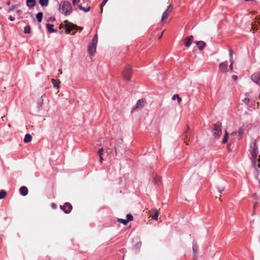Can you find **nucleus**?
Wrapping results in <instances>:
<instances>
[{"mask_svg":"<svg viewBox=\"0 0 260 260\" xmlns=\"http://www.w3.org/2000/svg\"><path fill=\"white\" fill-rule=\"evenodd\" d=\"M257 202H255L254 204V205H253V209H255L256 208V205H257Z\"/></svg>","mask_w":260,"mask_h":260,"instance_id":"49530a36","label":"nucleus"},{"mask_svg":"<svg viewBox=\"0 0 260 260\" xmlns=\"http://www.w3.org/2000/svg\"><path fill=\"white\" fill-rule=\"evenodd\" d=\"M126 217H127L126 220H128V222L133 220V216L131 214H127Z\"/></svg>","mask_w":260,"mask_h":260,"instance_id":"72a5a7b5","label":"nucleus"},{"mask_svg":"<svg viewBox=\"0 0 260 260\" xmlns=\"http://www.w3.org/2000/svg\"><path fill=\"white\" fill-rule=\"evenodd\" d=\"M43 14L42 12H39L36 15V18L38 22H41L42 20Z\"/></svg>","mask_w":260,"mask_h":260,"instance_id":"393cba45","label":"nucleus"},{"mask_svg":"<svg viewBox=\"0 0 260 260\" xmlns=\"http://www.w3.org/2000/svg\"><path fill=\"white\" fill-rule=\"evenodd\" d=\"M58 72H59V73H58V75H59V74H62V71L60 70H59Z\"/></svg>","mask_w":260,"mask_h":260,"instance_id":"3c124183","label":"nucleus"},{"mask_svg":"<svg viewBox=\"0 0 260 260\" xmlns=\"http://www.w3.org/2000/svg\"><path fill=\"white\" fill-rule=\"evenodd\" d=\"M244 133V129H243L242 127H241L238 131V137L239 139H240L243 137V135Z\"/></svg>","mask_w":260,"mask_h":260,"instance_id":"b1692460","label":"nucleus"},{"mask_svg":"<svg viewBox=\"0 0 260 260\" xmlns=\"http://www.w3.org/2000/svg\"><path fill=\"white\" fill-rule=\"evenodd\" d=\"M228 139V135L227 132H226L224 136L223 139L222 140V143H223V144L226 143L227 142Z\"/></svg>","mask_w":260,"mask_h":260,"instance_id":"7c9ffc66","label":"nucleus"},{"mask_svg":"<svg viewBox=\"0 0 260 260\" xmlns=\"http://www.w3.org/2000/svg\"><path fill=\"white\" fill-rule=\"evenodd\" d=\"M260 23L257 21H255L251 23V30H253V32H254L258 30L257 26Z\"/></svg>","mask_w":260,"mask_h":260,"instance_id":"f3484780","label":"nucleus"},{"mask_svg":"<svg viewBox=\"0 0 260 260\" xmlns=\"http://www.w3.org/2000/svg\"><path fill=\"white\" fill-rule=\"evenodd\" d=\"M98 43V35H95L92 39V42L88 47V52L90 55H93L96 51V45Z\"/></svg>","mask_w":260,"mask_h":260,"instance_id":"7ed1b4c3","label":"nucleus"},{"mask_svg":"<svg viewBox=\"0 0 260 260\" xmlns=\"http://www.w3.org/2000/svg\"><path fill=\"white\" fill-rule=\"evenodd\" d=\"M117 221L119 223H122L123 225H126L128 223V220L126 219H123L121 218H118Z\"/></svg>","mask_w":260,"mask_h":260,"instance_id":"cd10ccee","label":"nucleus"},{"mask_svg":"<svg viewBox=\"0 0 260 260\" xmlns=\"http://www.w3.org/2000/svg\"><path fill=\"white\" fill-rule=\"evenodd\" d=\"M223 190V188H219L218 189V195L219 196V197H218L216 196V198H220L221 197V193H222V191Z\"/></svg>","mask_w":260,"mask_h":260,"instance_id":"4c0bfd02","label":"nucleus"},{"mask_svg":"<svg viewBox=\"0 0 260 260\" xmlns=\"http://www.w3.org/2000/svg\"><path fill=\"white\" fill-rule=\"evenodd\" d=\"M103 152H104L103 148H101L98 151V154L100 156V161L101 162H102L104 160L103 157Z\"/></svg>","mask_w":260,"mask_h":260,"instance_id":"4be33fe9","label":"nucleus"},{"mask_svg":"<svg viewBox=\"0 0 260 260\" xmlns=\"http://www.w3.org/2000/svg\"><path fill=\"white\" fill-rule=\"evenodd\" d=\"M172 5H170L168 8H169V10H171V11L172 10Z\"/></svg>","mask_w":260,"mask_h":260,"instance_id":"09e8293b","label":"nucleus"},{"mask_svg":"<svg viewBox=\"0 0 260 260\" xmlns=\"http://www.w3.org/2000/svg\"><path fill=\"white\" fill-rule=\"evenodd\" d=\"M132 73V68L129 65H126L122 72L123 78L126 81H129Z\"/></svg>","mask_w":260,"mask_h":260,"instance_id":"423d86ee","label":"nucleus"},{"mask_svg":"<svg viewBox=\"0 0 260 260\" xmlns=\"http://www.w3.org/2000/svg\"><path fill=\"white\" fill-rule=\"evenodd\" d=\"M80 0H72L73 5L76 6Z\"/></svg>","mask_w":260,"mask_h":260,"instance_id":"58836bf2","label":"nucleus"},{"mask_svg":"<svg viewBox=\"0 0 260 260\" xmlns=\"http://www.w3.org/2000/svg\"><path fill=\"white\" fill-rule=\"evenodd\" d=\"M59 11L65 16L70 15L73 11L71 3L68 1H61L59 5Z\"/></svg>","mask_w":260,"mask_h":260,"instance_id":"f257e3e1","label":"nucleus"},{"mask_svg":"<svg viewBox=\"0 0 260 260\" xmlns=\"http://www.w3.org/2000/svg\"><path fill=\"white\" fill-rule=\"evenodd\" d=\"M193 251L194 252V253L196 252V248H195V247H193Z\"/></svg>","mask_w":260,"mask_h":260,"instance_id":"5fc2aeb1","label":"nucleus"},{"mask_svg":"<svg viewBox=\"0 0 260 260\" xmlns=\"http://www.w3.org/2000/svg\"><path fill=\"white\" fill-rule=\"evenodd\" d=\"M150 216L151 217L152 219L157 220L158 216V212L156 209L150 211Z\"/></svg>","mask_w":260,"mask_h":260,"instance_id":"ddd939ff","label":"nucleus"},{"mask_svg":"<svg viewBox=\"0 0 260 260\" xmlns=\"http://www.w3.org/2000/svg\"><path fill=\"white\" fill-rule=\"evenodd\" d=\"M20 12V10H18V11H17V13H19Z\"/></svg>","mask_w":260,"mask_h":260,"instance_id":"4d7b16f0","label":"nucleus"},{"mask_svg":"<svg viewBox=\"0 0 260 260\" xmlns=\"http://www.w3.org/2000/svg\"><path fill=\"white\" fill-rule=\"evenodd\" d=\"M251 79L255 83L260 84V72L253 74L251 76Z\"/></svg>","mask_w":260,"mask_h":260,"instance_id":"1a4fd4ad","label":"nucleus"},{"mask_svg":"<svg viewBox=\"0 0 260 260\" xmlns=\"http://www.w3.org/2000/svg\"><path fill=\"white\" fill-rule=\"evenodd\" d=\"M58 72H59V73H58V75H59V74H62V71L60 70H59Z\"/></svg>","mask_w":260,"mask_h":260,"instance_id":"8fccbe9b","label":"nucleus"},{"mask_svg":"<svg viewBox=\"0 0 260 260\" xmlns=\"http://www.w3.org/2000/svg\"><path fill=\"white\" fill-rule=\"evenodd\" d=\"M257 161H258V163L257 164V166L258 169H260V164H259V162H260V155L259 156V158L257 159Z\"/></svg>","mask_w":260,"mask_h":260,"instance_id":"ea45409f","label":"nucleus"},{"mask_svg":"<svg viewBox=\"0 0 260 260\" xmlns=\"http://www.w3.org/2000/svg\"><path fill=\"white\" fill-rule=\"evenodd\" d=\"M162 34H163V32L161 33V34L160 35V36H159V38H158V39H160L161 38V37H162Z\"/></svg>","mask_w":260,"mask_h":260,"instance_id":"864d4df0","label":"nucleus"},{"mask_svg":"<svg viewBox=\"0 0 260 260\" xmlns=\"http://www.w3.org/2000/svg\"><path fill=\"white\" fill-rule=\"evenodd\" d=\"M229 54L230 56V60H233V51L232 49L229 50Z\"/></svg>","mask_w":260,"mask_h":260,"instance_id":"e433bc0d","label":"nucleus"},{"mask_svg":"<svg viewBox=\"0 0 260 260\" xmlns=\"http://www.w3.org/2000/svg\"><path fill=\"white\" fill-rule=\"evenodd\" d=\"M232 78L234 80H236L237 79V76H236V75H233L232 76Z\"/></svg>","mask_w":260,"mask_h":260,"instance_id":"37998d69","label":"nucleus"},{"mask_svg":"<svg viewBox=\"0 0 260 260\" xmlns=\"http://www.w3.org/2000/svg\"><path fill=\"white\" fill-rule=\"evenodd\" d=\"M145 105V101L143 100H139L137 103V104L135 107L133 108L132 109V111H134L136 110L141 109L144 107Z\"/></svg>","mask_w":260,"mask_h":260,"instance_id":"6e6552de","label":"nucleus"},{"mask_svg":"<svg viewBox=\"0 0 260 260\" xmlns=\"http://www.w3.org/2000/svg\"><path fill=\"white\" fill-rule=\"evenodd\" d=\"M171 10H169V8H168L167 10L163 13L162 17L161 19V21L163 20L167 19L168 17V15L171 13Z\"/></svg>","mask_w":260,"mask_h":260,"instance_id":"412c9836","label":"nucleus"},{"mask_svg":"<svg viewBox=\"0 0 260 260\" xmlns=\"http://www.w3.org/2000/svg\"><path fill=\"white\" fill-rule=\"evenodd\" d=\"M49 0H39V4L42 7H46L48 6Z\"/></svg>","mask_w":260,"mask_h":260,"instance_id":"5701e85b","label":"nucleus"},{"mask_svg":"<svg viewBox=\"0 0 260 260\" xmlns=\"http://www.w3.org/2000/svg\"><path fill=\"white\" fill-rule=\"evenodd\" d=\"M108 0H103V2L101 4V13L103 12V7L106 4Z\"/></svg>","mask_w":260,"mask_h":260,"instance_id":"f704fd0d","label":"nucleus"},{"mask_svg":"<svg viewBox=\"0 0 260 260\" xmlns=\"http://www.w3.org/2000/svg\"><path fill=\"white\" fill-rule=\"evenodd\" d=\"M45 96V94H44L43 95H42L41 96V103H40V105H42L43 104V98Z\"/></svg>","mask_w":260,"mask_h":260,"instance_id":"79ce46f5","label":"nucleus"},{"mask_svg":"<svg viewBox=\"0 0 260 260\" xmlns=\"http://www.w3.org/2000/svg\"><path fill=\"white\" fill-rule=\"evenodd\" d=\"M221 123L217 122L214 124V128L212 130V134L215 138H218L221 135Z\"/></svg>","mask_w":260,"mask_h":260,"instance_id":"20e7f679","label":"nucleus"},{"mask_svg":"<svg viewBox=\"0 0 260 260\" xmlns=\"http://www.w3.org/2000/svg\"><path fill=\"white\" fill-rule=\"evenodd\" d=\"M250 150H251V156L253 158V159L252 160L253 165L255 167V170L256 171H257L258 168H257L256 167V159L258 155V147H257V146L255 142H254L253 143L252 145H251L250 146Z\"/></svg>","mask_w":260,"mask_h":260,"instance_id":"f03ea898","label":"nucleus"},{"mask_svg":"<svg viewBox=\"0 0 260 260\" xmlns=\"http://www.w3.org/2000/svg\"><path fill=\"white\" fill-rule=\"evenodd\" d=\"M193 37L192 36H189V37H186L184 39V44L186 47H189L192 44L193 40Z\"/></svg>","mask_w":260,"mask_h":260,"instance_id":"9b49d317","label":"nucleus"},{"mask_svg":"<svg viewBox=\"0 0 260 260\" xmlns=\"http://www.w3.org/2000/svg\"><path fill=\"white\" fill-rule=\"evenodd\" d=\"M36 4V0H26V5L29 8H32Z\"/></svg>","mask_w":260,"mask_h":260,"instance_id":"dca6fc26","label":"nucleus"},{"mask_svg":"<svg viewBox=\"0 0 260 260\" xmlns=\"http://www.w3.org/2000/svg\"><path fill=\"white\" fill-rule=\"evenodd\" d=\"M255 19H260V15L259 16H257L255 17Z\"/></svg>","mask_w":260,"mask_h":260,"instance_id":"603ef678","label":"nucleus"},{"mask_svg":"<svg viewBox=\"0 0 260 260\" xmlns=\"http://www.w3.org/2000/svg\"><path fill=\"white\" fill-rule=\"evenodd\" d=\"M253 200H257V196H256V194L255 193H254L253 194Z\"/></svg>","mask_w":260,"mask_h":260,"instance_id":"c03bdc74","label":"nucleus"},{"mask_svg":"<svg viewBox=\"0 0 260 260\" xmlns=\"http://www.w3.org/2000/svg\"><path fill=\"white\" fill-rule=\"evenodd\" d=\"M54 25L48 23L46 25V27L50 32H54L56 31V30L53 28Z\"/></svg>","mask_w":260,"mask_h":260,"instance_id":"aec40b11","label":"nucleus"},{"mask_svg":"<svg viewBox=\"0 0 260 260\" xmlns=\"http://www.w3.org/2000/svg\"><path fill=\"white\" fill-rule=\"evenodd\" d=\"M219 69L221 72L223 73H225L228 72V61L223 62L220 63L219 66Z\"/></svg>","mask_w":260,"mask_h":260,"instance_id":"f8f14e48","label":"nucleus"},{"mask_svg":"<svg viewBox=\"0 0 260 260\" xmlns=\"http://www.w3.org/2000/svg\"><path fill=\"white\" fill-rule=\"evenodd\" d=\"M78 7L80 10L83 11L85 12H89L90 9V7H88L87 8H85L84 7H82L81 5H78Z\"/></svg>","mask_w":260,"mask_h":260,"instance_id":"a878e982","label":"nucleus"},{"mask_svg":"<svg viewBox=\"0 0 260 260\" xmlns=\"http://www.w3.org/2000/svg\"><path fill=\"white\" fill-rule=\"evenodd\" d=\"M64 22L66 24V32L67 34H71L72 35H75L76 31L72 32V30H75L77 28V26L76 25H74L72 23L69 22L68 20H65Z\"/></svg>","mask_w":260,"mask_h":260,"instance_id":"39448f33","label":"nucleus"},{"mask_svg":"<svg viewBox=\"0 0 260 260\" xmlns=\"http://www.w3.org/2000/svg\"><path fill=\"white\" fill-rule=\"evenodd\" d=\"M7 194V192L4 190H1L0 191V199H4Z\"/></svg>","mask_w":260,"mask_h":260,"instance_id":"bb28decb","label":"nucleus"},{"mask_svg":"<svg viewBox=\"0 0 260 260\" xmlns=\"http://www.w3.org/2000/svg\"><path fill=\"white\" fill-rule=\"evenodd\" d=\"M154 179L155 183L157 184H158L161 181V178L158 176H156Z\"/></svg>","mask_w":260,"mask_h":260,"instance_id":"2f4dec72","label":"nucleus"},{"mask_svg":"<svg viewBox=\"0 0 260 260\" xmlns=\"http://www.w3.org/2000/svg\"><path fill=\"white\" fill-rule=\"evenodd\" d=\"M51 82L53 84V87L56 89H58L59 87V84L60 83V81L59 80H55L52 79L51 80Z\"/></svg>","mask_w":260,"mask_h":260,"instance_id":"a211bd4d","label":"nucleus"},{"mask_svg":"<svg viewBox=\"0 0 260 260\" xmlns=\"http://www.w3.org/2000/svg\"><path fill=\"white\" fill-rule=\"evenodd\" d=\"M51 206H52V208H55L56 206V205L54 203L52 204Z\"/></svg>","mask_w":260,"mask_h":260,"instance_id":"de8ad7c7","label":"nucleus"},{"mask_svg":"<svg viewBox=\"0 0 260 260\" xmlns=\"http://www.w3.org/2000/svg\"><path fill=\"white\" fill-rule=\"evenodd\" d=\"M199 49L201 50H203L206 46V44L203 41H197L195 42Z\"/></svg>","mask_w":260,"mask_h":260,"instance_id":"2eb2a0df","label":"nucleus"},{"mask_svg":"<svg viewBox=\"0 0 260 260\" xmlns=\"http://www.w3.org/2000/svg\"><path fill=\"white\" fill-rule=\"evenodd\" d=\"M244 1L246 2H251V1H253L254 0H244Z\"/></svg>","mask_w":260,"mask_h":260,"instance_id":"6e6d98bb","label":"nucleus"},{"mask_svg":"<svg viewBox=\"0 0 260 260\" xmlns=\"http://www.w3.org/2000/svg\"><path fill=\"white\" fill-rule=\"evenodd\" d=\"M19 191L21 194L23 196H25L28 194V189L26 186H21L19 189Z\"/></svg>","mask_w":260,"mask_h":260,"instance_id":"4468645a","label":"nucleus"},{"mask_svg":"<svg viewBox=\"0 0 260 260\" xmlns=\"http://www.w3.org/2000/svg\"><path fill=\"white\" fill-rule=\"evenodd\" d=\"M24 32L25 34H29L30 32V27L26 25L24 28Z\"/></svg>","mask_w":260,"mask_h":260,"instance_id":"c756f323","label":"nucleus"},{"mask_svg":"<svg viewBox=\"0 0 260 260\" xmlns=\"http://www.w3.org/2000/svg\"><path fill=\"white\" fill-rule=\"evenodd\" d=\"M242 101L244 103L250 107H252V106H254L255 103L254 100L253 99H250L248 98H245L242 100Z\"/></svg>","mask_w":260,"mask_h":260,"instance_id":"9d476101","label":"nucleus"},{"mask_svg":"<svg viewBox=\"0 0 260 260\" xmlns=\"http://www.w3.org/2000/svg\"><path fill=\"white\" fill-rule=\"evenodd\" d=\"M9 19L12 21H13L15 20V18L12 16H10L9 17H8Z\"/></svg>","mask_w":260,"mask_h":260,"instance_id":"a19ab883","label":"nucleus"},{"mask_svg":"<svg viewBox=\"0 0 260 260\" xmlns=\"http://www.w3.org/2000/svg\"><path fill=\"white\" fill-rule=\"evenodd\" d=\"M172 99L173 100H175L176 99L178 101V103H180V102L181 101V99L179 97V95L176 94H174L173 97H172Z\"/></svg>","mask_w":260,"mask_h":260,"instance_id":"c85d7f7f","label":"nucleus"},{"mask_svg":"<svg viewBox=\"0 0 260 260\" xmlns=\"http://www.w3.org/2000/svg\"><path fill=\"white\" fill-rule=\"evenodd\" d=\"M32 140V136L29 134H27L25 135L24 138V142L25 143H28Z\"/></svg>","mask_w":260,"mask_h":260,"instance_id":"6ab92c4d","label":"nucleus"},{"mask_svg":"<svg viewBox=\"0 0 260 260\" xmlns=\"http://www.w3.org/2000/svg\"><path fill=\"white\" fill-rule=\"evenodd\" d=\"M259 183L260 184V180L259 181Z\"/></svg>","mask_w":260,"mask_h":260,"instance_id":"13d9d810","label":"nucleus"},{"mask_svg":"<svg viewBox=\"0 0 260 260\" xmlns=\"http://www.w3.org/2000/svg\"><path fill=\"white\" fill-rule=\"evenodd\" d=\"M60 208L64 211L66 214H68L71 212L72 209V206L69 203H66L64 205H60Z\"/></svg>","mask_w":260,"mask_h":260,"instance_id":"0eeeda50","label":"nucleus"},{"mask_svg":"<svg viewBox=\"0 0 260 260\" xmlns=\"http://www.w3.org/2000/svg\"><path fill=\"white\" fill-rule=\"evenodd\" d=\"M237 132H233V133H232V135H232V136H236V135H237Z\"/></svg>","mask_w":260,"mask_h":260,"instance_id":"a18cd8bd","label":"nucleus"},{"mask_svg":"<svg viewBox=\"0 0 260 260\" xmlns=\"http://www.w3.org/2000/svg\"><path fill=\"white\" fill-rule=\"evenodd\" d=\"M20 5H13L10 9H9L8 12H10L13 10H14L15 9L18 8Z\"/></svg>","mask_w":260,"mask_h":260,"instance_id":"473e14b6","label":"nucleus"},{"mask_svg":"<svg viewBox=\"0 0 260 260\" xmlns=\"http://www.w3.org/2000/svg\"><path fill=\"white\" fill-rule=\"evenodd\" d=\"M230 62H231V64L230 65L229 68H230L231 71L233 72V64L234 63L233 60H230Z\"/></svg>","mask_w":260,"mask_h":260,"instance_id":"c9c22d12","label":"nucleus"}]
</instances>
